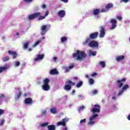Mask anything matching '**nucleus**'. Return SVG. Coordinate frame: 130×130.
I'll list each match as a JSON object with an SVG mask.
<instances>
[{
    "label": "nucleus",
    "instance_id": "obj_1",
    "mask_svg": "<svg viewBox=\"0 0 130 130\" xmlns=\"http://www.w3.org/2000/svg\"><path fill=\"white\" fill-rule=\"evenodd\" d=\"M48 15H49V12L48 11L45 12L44 16H41V13L37 12L33 14L29 15L27 17L26 20H33L34 19H36V18H39V20H44V19H45Z\"/></svg>",
    "mask_w": 130,
    "mask_h": 130
},
{
    "label": "nucleus",
    "instance_id": "obj_2",
    "mask_svg": "<svg viewBox=\"0 0 130 130\" xmlns=\"http://www.w3.org/2000/svg\"><path fill=\"white\" fill-rule=\"evenodd\" d=\"M72 56L77 60H82L86 57L87 54L83 51L77 50L76 53L72 54Z\"/></svg>",
    "mask_w": 130,
    "mask_h": 130
},
{
    "label": "nucleus",
    "instance_id": "obj_3",
    "mask_svg": "<svg viewBox=\"0 0 130 130\" xmlns=\"http://www.w3.org/2000/svg\"><path fill=\"white\" fill-rule=\"evenodd\" d=\"M98 32H95L93 33H91L89 35V38H87L85 41L83 42V45H87L89 43V42H91V40L96 39L97 37H98Z\"/></svg>",
    "mask_w": 130,
    "mask_h": 130
},
{
    "label": "nucleus",
    "instance_id": "obj_4",
    "mask_svg": "<svg viewBox=\"0 0 130 130\" xmlns=\"http://www.w3.org/2000/svg\"><path fill=\"white\" fill-rule=\"evenodd\" d=\"M66 84L64 87L63 89L66 91H70L72 90V86H75L76 85V83L72 82L70 80H68L66 81Z\"/></svg>",
    "mask_w": 130,
    "mask_h": 130
},
{
    "label": "nucleus",
    "instance_id": "obj_5",
    "mask_svg": "<svg viewBox=\"0 0 130 130\" xmlns=\"http://www.w3.org/2000/svg\"><path fill=\"white\" fill-rule=\"evenodd\" d=\"M49 79L48 78H46L43 82L42 89L44 91H48L50 89V86H49Z\"/></svg>",
    "mask_w": 130,
    "mask_h": 130
},
{
    "label": "nucleus",
    "instance_id": "obj_6",
    "mask_svg": "<svg viewBox=\"0 0 130 130\" xmlns=\"http://www.w3.org/2000/svg\"><path fill=\"white\" fill-rule=\"evenodd\" d=\"M98 114H93L89 117V122L87 123L88 125H92L95 123V119L98 117Z\"/></svg>",
    "mask_w": 130,
    "mask_h": 130
},
{
    "label": "nucleus",
    "instance_id": "obj_7",
    "mask_svg": "<svg viewBox=\"0 0 130 130\" xmlns=\"http://www.w3.org/2000/svg\"><path fill=\"white\" fill-rule=\"evenodd\" d=\"M114 7V5L113 3H108L105 7V8L101 9V12H103L104 13H106L108 12L110 10V9H112Z\"/></svg>",
    "mask_w": 130,
    "mask_h": 130
},
{
    "label": "nucleus",
    "instance_id": "obj_8",
    "mask_svg": "<svg viewBox=\"0 0 130 130\" xmlns=\"http://www.w3.org/2000/svg\"><path fill=\"white\" fill-rule=\"evenodd\" d=\"M70 120V119L68 118H64L62 119V121L58 122L56 124V125L57 126H60L61 125L62 126H66L67 125V122H68Z\"/></svg>",
    "mask_w": 130,
    "mask_h": 130
},
{
    "label": "nucleus",
    "instance_id": "obj_9",
    "mask_svg": "<svg viewBox=\"0 0 130 130\" xmlns=\"http://www.w3.org/2000/svg\"><path fill=\"white\" fill-rule=\"evenodd\" d=\"M91 112L93 114H95V113H99V112H100V105H94L93 108L91 109Z\"/></svg>",
    "mask_w": 130,
    "mask_h": 130
},
{
    "label": "nucleus",
    "instance_id": "obj_10",
    "mask_svg": "<svg viewBox=\"0 0 130 130\" xmlns=\"http://www.w3.org/2000/svg\"><path fill=\"white\" fill-rule=\"evenodd\" d=\"M41 34L42 36H44V35H45V34H46V32H47L48 31V29H47V25H43L41 28Z\"/></svg>",
    "mask_w": 130,
    "mask_h": 130
},
{
    "label": "nucleus",
    "instance_id": "obj_11",
    "mask_svg": "<svg viewBox=\"0 0 130 130\" xmlns=\"http://www.w3.org/2000/svg\"><path fill=\"white\" fill-rule=\"evenodd\" d=\"M126 81V79L125 78H122L121 80L118 79L116 81L117 84H118V86L119 88H121L122 86H123V83L124 82H125Z\"/></svg>",
    "mask_w": 130,
    "mask_h": 130
},
{
    "label": "nucleus",
    "instance_id": "obj_12",
    "mask_svg": "<svg viewBox=\"0 0 130 130\" xmlns=\"http://www.w3.org/2000/svg\"><path fill=\"white\" fill-rule=\"evenodd\" d=\"M88 46L90 47H98V43L95 41H92L88 43Z\"/></svg>",
    "mask_w": 130,
    "mask_h": 130
},
{
    "label": "nucleus",
    "instance_id": "obj_13",
    "mask_svg": "<svg viewBox=\"0 0 130 130\" xmlns=\"http://www.w3.org/2000/svg\"><path fill=\"white\" fill-rule=\"evenodd\" d=\"M24 103L26 105H32L33 104V100L30 98H26L24 100Z\"/></svg>",
    "mask_w": 130,
    "mask_h": 130
},
{
    "label": "nucleus",
    "instance_id": "obj_14",
    "mask_svg": "<svg viewBox=\"0 0 130 130\" xmlns=\"http://www.w3.org/2000/svg\"><path fill=\"white\" fill-rule=\"evenodd\" d=\"M104 36H105V28L103 27H101L100 30V38H103Z\"/></svg>",
    "mask_w": 130,
    "mask_h": 130
},
{
    "label": "nucleus",
    "instance_id": "obj_15",
    "mask_svg": "<svg viewBox=\"0 0 130 130\" xmlns=\"http://www.w3.org/2000/svg\"><path fill=\"white\" fill-rule=\"evenodd\" d=\"M111 23H112V26L110 27V29L113 30V29L116 27V23H117V21H116V20L112 19L111 20Z\"/></svg>",
    "mask_w": 130,
    "mask_h": 130
},
{
    "label": "nucleus",
    "instance_id": "obj_16",
    "mask_svg": "<svg viewBox=\"0 0 130 130\" xmlns=\"http://www.w3.org/2000/svg\"><path fill=\"white\" fill-rule=\"evenodd\" d=\"M100 13H104V12H101V10H99L98 9H93L92 11V14L94 16H98Z\"/></svg>",
    "mask_w": 130,
    "mask_h": 130
},
{
    "label": "nucleus",
    "instance_id": "obj_17",
    "mask_svg": "<svg viewBox=\"0 0 130 130\" xmlns=\"http://www.w3.org/2000/svg\"><path fill=\"white\" fill-rule=\"evenodd\" d=\"M58 16L60 17V18H63L64 16H66V11L64 10H60L58 12Z\"/></svg>",
    "mask_w": 130,
    "mask_h": 130
},
{
    "label": "nucleus",
    "instance_id": "obj_18",
    "mask_svg": "<svg viewBox=\"0 0 130 130\" xmlns=\"http://www.w3.org/2000/svg\"><path fill=\"white\" fill-rule=\"evenodd\" d=\"M8 53L10 54V55H12L14 59L16 58L18 55L17 52L11 50L8 51Z\"/></svg>",
    "mask_w": 130,
    "mask_h": 130
},
{
    "label": "nucleus",
    "instance_id": "obj_19",
    "mask_svg": "<svg viewBox=\"0 0 130 130\" xmlns=\"http://www.w3.org/2000/svg\"><path fill=\"white\" fill-rule=\"evenodd\" d=\"M38 57L35 58V61H37L38 60L43 59L44 58V54H39L37 55Z\"/></svg>",
    "mask_w": 130,
    "mask_h": 130
},
{
    "label": "nucleus",
    "instance_id": "obj_20",
    "mask_svg": "<svg viewBox=\"0 0 130 130\" xmlns=\"http://www.w3.org/2000/svg\"><path fill=\"white\" fill-rule=\"evenodd\" d=\"M50 75H58V72L56 69L51 70L49 72Z\"/></svg>",
    "mask_w": 130,
    "mask_h": 130
},
{
    "label": "nucleus",
    "instance_id": "obj_21",
    "mask_svg": "<svg viewBox=\"0 0 130 130\" xmlns=\"http://www.w3.org/2000/svg\"><path fill=\"white\" fill-rule=\"evenodd\" d=\"M124 59V55L118 56L116 58V61H121Z\"/></svg>",
    "mask_w": 130,
    "mask_h": 130
},
{
    "label": "nucleus",
    "instance_id": "obj_22",
    "mask_svg": "<svg viewBox=\"0 0 130 130\" xmlns=\"http://www.w3.org/2000/svg\"><path fill=\"white\" fill-rule=\"evenodd\" d=\"M8 69V66L6 65L4 67H0V74L3 73V72H5Z\"/></svg>",
    "mask_w": 130,
    "mask_h": 130
},
{
    "label": "nucleus",
    "instance_id": "obj_23",
    "mask_svg": "<svg viewBox=\"0 0 130 130\" xmlns=\"http://www.w3.org/2000/svg\"><path fill=\"white\" fill-rule=\"evenodd\" d=\"M96 51H92V50H89V56H95L96 54Z\"/></svg>",
    "mask_w": 130,
    "mask_h": 130
},
{
    "label": "nucleus",
    "instance_id": "obj_24",
    "mask_svg": "<svg viewBox=\"0 0 130 130\" xmlns=\"http://www.w3.org/2000/svg\"><path fill=\"white\" fill-rule=\"evenodd\" d=\"M48 130H55V126L54 125H49L47 126Z\"/></svg>",
    "mask_w": 130,
    "mask_h": 130
},
{
    "label": "nucleus",
    "instance_id": "obj_25",
    "mask_svg": "<svg viewBox=\"0 0 130 130\" xmlns=\"http://www.w3.org/2000/svg\"><path fill=\"white\" fill-rule=\"evenodd\" d=\"M29 43L30 42H29L28 41L26 42L25 43H24L23 44L24 49H27V48H28V46H29Z\"/></svg>",
    "mask_w": 130,
    "mask_h": 130
},
{
    "label": "nucleus",
    "instance_id": "obj_26",
    "mask_svg": "<svg viewBox=\"0 0 130 130\" xmlns=\"http://www.w3.org/2000/svg\"><path fill=\"white\" fill-rule=\"evenodd\" d=\"M50 111H51V113H53V114H55V113H56V112H57L56 108H51Z\"/></svg>",
    "mask_w": 130,
    "mask_h": 130
},
{
    "label": "nucleus",
    "instance_id": "obj_27",
    "mask_svg": "<svg viewBox=\"0 0 130 130\" xmlns=\"http://www.w3.org/2000/svg\"><path fill=\"white\" fill-rule=\"evenodd\" d=\"M82 86H83V81H79L76 85L77 88H80V87H82Z\"/></svg>",
    "mask_w": 130,
    "mask_h": 130
},
{
    "label": "nucleus",
    "instance_id": "obj_28",
    "mask_svg": "<svg viewBox=\"0 0 130 130\" xmlns=\"http://www.w3.org/2000/svg\"><path fill=\"white\" fill-rule=\"evenodd\" d=\"M128 88H129L128 85L125 84L122 87V90L124 92V91H125L126 89H128Z\"/></svg>",
    "mask_w": 130,
    "mask_h": 130
},
{
    "label": "nucleus",
    "instance_id": "obj_29",
    "mask_svg": "<svg viewBox=\"0 0 130 130\" xmlns=\"http://www.w3.org/2000/svg\"><path fill=\"white\" fill-rule=\"evenodd\" d=\"M3 61L5 62V61H8V60H10V57L9 56H6L4 57L3 58Z\"/></svg>",
    "mask_w": 130,
    "mask_h": 130
},
{
    "label": "nucleus",
    "instance_id": "obj_30",
    "mask_svg": "<svg viewBox=\"0 0 130 130\" xmlns=\"http://www.w3.org/2000/svg\"><path fill=\"white\" fill-rule=\"evenodd\" d=\"M99 64L102 66V68H105L106 66V64H105V62H104L103 61H102L100 62Z\"/></svg>",
    "mask_w": 130,
    "mask_h": 130
},
{
    "label": "nucleus",
    "instance_id": "obj_31",
    "mask_svg": "<svg viewBox=\"0 0 130 130\" xmlns=\"http://www.w3.org/2000/svg\"><path fill=\"white\" fill-rule=\"evenodd\" d=\"M67 40H68V38L66 37H63L61 38V43L67 41Z\"/></svg>",
    "mask_w": 130,
    "mask_h": 130
},
{
    "label": "nucleus",
    "instance_id": "obj_32",
    "mask_svg": "<svg viewBox=\"0 0 130 130\" xmlns=\"http://www.w3.org/2000/svg\"><path fill=\"white\" fill-rule=\"evenodd\" d=\"M89 85H93L94 84V79L90 78L89 79Z\"/></svg>",
    "mask_w": 130,
    "mask_h": 130
},
{
    "label": "nucleus",
    "instance_id": "obj_33",
    "mask_svg": "<svg viewBox=\"0 0 130 130\" xmlns=\"http://www.w3.org/2000/svg\"><path fill=\"white\" fill-rule=\"evenodd\" d=\"M48 124H49V122H44L41 124V126H43V127L47 126Z\"/></svg>",
    "mask_w": 130,
    "mask_h": 130
},
{
    "label": "nucleus",
    "instance_id": "obj_34",
    "mask_svg": "<svg viewBox=\"0 0 130 130\" xmlns=\"http://www.w3.org/2000/svg\"><path fill=\"white\" fill-rule=\"evenodd\" d=\"M74 67H75V64H71L69 66L68 69H69V70H72V69H73V68H74Z\"/></svg>",
    "mask_w": 130,
    "mask_h": 130
},
{
    "label": "nucleus",
    "instance_id": "obj_35",
    "mask_svg": "<svg viewBox=\"0 0 130 130\" xmlns=\"http://www.w3.org/2000/svg\"><path fill=\"white\" fill-rule=\"evenodd\" d=\"M4 123H5V120L1 119L0 120V126H2V125H4Z\"/></svg>",
    "mask_w": 130,
    "mask_h": 130
},
{
    "label": "nucleus",
    "instance_id": "obj_36",
    "mask_svg": "<svg viewBox=\"0 0 130 130\" xmlns=\"http://www.w3.org/2000/svg\"><path fill=\"white\" fill-rule=\"evenodd\" d=\"M22 95V93L21 91H19L18 94H17V99H19L20 97H21V95Z\"/></svg>",
    "mask_w": 130,
    "mask_h": 130
},
{
    "label": "nucleus",
    "instance_id": "obj_37",
    "mask_svg": "<svg viewBox=\"0 0 130 130\" xmlns=\"http://www.w3.org/2000/svg\"><path fill=\"white\" fill-rule=\"evenodd\" d=\"M39 43H40V42L39 41H37L34 45H33V47H35L36 46H37V45H38V44H39Z\"/></svg>",
    "mask_w": 130,
    "mask_h": 130
},
{
    "label": "nucleus",
    "instance_id": "obj_38",
    "mask_svg": "<svg viewBox=\"0 0 130 130\" xmlns=\"http://www.w3.org/2000/svg\"><path fill=\"white\" fill-rule=\"evenodd\" d=\"M86 119H81L80 120V123H86Z\"/></svg>",
    "mask_w": 130,
    "mask_h": 130
},
{
    "label": "nucleus",
    "instance_id": "obj_39",
    "mask_svg": "<svg viewBox=\"0 0 130 130\" xmlns=\"http://www.w3.org/2000/svg\"><path fill=\"white\" fill-rule=\"evenodd\" d=\"M20 61H16L15 63V67H19V66H20Z\"/></svg>",
    "mask_w": 130,
    "mask_h": 130
},
{
    "label": "nucleus",
    "instance_id": "obj_40",
    "mask_svg": "<svg viewBox=\"0 0 130 130\" xmlns=\"http://www.w3.org/2000/svg\"><path fill=\"white\" fill-rule=\"evenodd\" d=\"M4 113H5V110L0 109V116L1 115L4 114Z\"/></svg>",
    "mask_w": 130,
    "mask_h": 130
},
{
    "label": "nucleus",
    "instance_id": "obj_41",
    "mask_svg": "<svg viewBox=\"0 0 130 130\" xmlns=\"http://www.w3.org/2000/svg\"><path fill=\"white\" fill-rule=\"evenodd\" d=\"M92 93L93 94V95H96L98 93V91L97 90H93L92 91Z\"/></svg>",
    "mask_w": 130,
    "mask_h": 130
},
{
    "label": "nucleus",
    "instance_id": "obj_42",
    "mask_svg": "<svg viewBox=\"0 0 130 130\" xmlns=\"http://www.w3.org/2000/svg\"><path fill=\"white\" fill-rule=\"evenodd\" d=\"M124 91L122 89L121 91H119L118 93V96H120Z\"/></svg>",
    "mask_w": 130,
    "mask_h": 130
},
{
    "label": "nucleus",
    "instance_id": "obj_43",
    "mask_svg": "<svg viewBox=\"0 0 130 130\" xmlns=\"http://www.w3.org/2000/svg\"><path fill=\"white\" fill-rule=\"evenodd\" d=\"M85 108V107L84 106H81L78 108V111H81V110L84 109Z\"/></svg>",
    "mask_w": 130,
    "mask_h": 130
},
{
    "label": "nucleus",
    "instance_id": "obj_44",
    "mask_svg": "<svg viewBox=\"0 0 130 130\" xmlns=\"http://www.w3.org/2000/svg\"><path fill=\"white\" fill-rule=\"evenodd\" d=\"M4 98H5V94H1L0 95V100H2Z\"/></svg>",
    "mask_w": 130,
    "mask_h": 130
},
{
    "label": "nucleus",
    "instance_id": "obj_45",
    "mask_svg": "<svg viewBox=\"0 0 130 130\" xmlns=\"http://www.w3.org/2000/svg\"><path fill=\"white\" fill-rule=\"evenodd\" d=\"M23 2L25 3H32L33 2V0H23Z\"/></svg>",
    "mask_w": 130,
    "mask_h": 130
},
{
    "label": "nucleus",
    "instance_id": "obj_46",
    "mask_svg": "<svg viewBox=\"0 0 130 130\" xmlns=\"http://www.w3.org/2000/svg\"><path fill=\"white\" fill-rule=\"evenodd\" d=\"M116 19L119 20V21H121V20H122V17H121V16H117Z\"/></svg>",
    "mask_w": 130,
    "mask_h": 130
},
{
    "label": "nucleus",
    "instance_id": "obj_47",
    "mask_svg": "<svg viewBox=\"0 0 130 130\" xmlns=\"http://www.w3.org/2000/svg\"><path fill=\"white\" fill-rule=\"evenodd\" d=\"M97 75H98V74H97V73H94L91 75V77H96V76H97Z\"/></svg>",
    "mask_w": 130,
    "mask_h": 130
},
{
    "label": "nucleus",
    "instance_id": "obj_48",
    "mask_svg": "<svg viewBox=\"0 0 130 130\" xmlns=\"http://www.w3.org/2000/svg\"><path fill=\"white\" fill-rule=\"evenodd\" d=\"M64 70H65L66 72H69V68H68V67H64Z\"/></svg>",
    "mask_w": 130,
    "mask_h": 130
},
{
    "label": "nucleus",
    "instance_id": "obj_49",
    "mask_svg": "<svg viewBox=\"0 0 130 130\" xmlns=\"http://www.w3.org/2000/svg\"><path fill=\"white\" fill-rule=\"evenodd\" d=\"M129 0H121V3H122L123 2L124 3H127Z\"/></svg>",
    "mask_w": 130,
    "mask_h": 130
},
{
    "label": "nucleus",
    "instance_id": "obj_50",
    "mask_svg": "<svg viewBox=\"0 0 130 130\" xmlns=\"http://www.w3.org/2000/svg\"><path fill=\"white\" fill-rule=\"evenodd\" d=\"M61 2H63V3H68L69 2V0H61Z\"/></svg>",
    "mask_w": 130,
    "mask_h": 130
},
{
    "label": "nucleus",
    "instance_id": "obj_51",
    "mask_svg": "<svg viewBox=\"0 0 130 130\" xmlns=\"http://www.w3.org/2000/svg\"><path fill=\"white\" fill-rule=\"evenodd\" d=\"M46 113H47V112H46V111H43V115H46Z\"/></svg>",
    "mask_w": 130,
    "mask_h": 130
},
{
    "label": "nucleus",
    "instance_id": "obj_52",
    "mask_svg": "<svg viewBox=\"0 0 130 130\" xmlns=\"http://www.w3.org/2000/svg\"><path fill=\"white\" fill-rule=\"evenodd\" d=\"M42 9H45V8H46V5H42Z\"/></svg>",
    "mask_w": 130,
    "mask_h": 130
},
{
    "label": "nucleus",
    "instance_id": "obj_53",
    "mask_svg": "<svg viewBox=\"0 0 130 130\" xmlns=\"http://www.w3.org/2000/svg\"><path fill=\"white\" fill-rule=\"evenodd\" d=\"M57 60V57H54L53 58V60H54V61H56Z\"/></svg>",
    "mask_w": 130,
    "mask_h": 130
},
{
    "label": "nucleus",
    "instance_id": "obj_54",
    "mask_svg": "<svg viewBox=\"0 0 130 130\" xmlns=\"http://www.w3.org/2000/svg\"><path fill=\"white\" fill-rule=\"evenodd\" d=\"M127 119H128V120H130V114L128 115V116L127 117Z\"/></svg>",
    "mask_w": 130,
    "mask_h": 130
},
{
    "label": "nucleus",
    "instance_id": "obj_55",
    "mask_svg": "<svg viewBox=\"0 0 130 130\" xmlns=\"http://www.w3.org/2000/svg\"><path fill=\"white\" fill-rule=\"evenodd\" d=\"M78 98H79V99L82 98V95L81 94H79V95H78Z\"/></svg>",
    "mask_w": 130,
    "mask_h": 130
},
{
    "label": "nucleus",
    "instance_id": "obj_56",
    "mask_svg": "<svg viewBox=\"0 0 130 130\" xmlns=\"http://www.w3.org/2000/svg\"><path fill=\"white\" fill-rule=\"evenodd\" d=\"M116 97L115 96H113L112 98V99H113V100H115V99H116Z\"/></svg>",
    "mask_w": 130,
    "mask_h": 130
},
{
    "label": "nucleus",
    "instance_id": "obj_57",
    "mask_svg": "<svg viewBox=\"0 0 130 130\" xmlns=\"http://www.w3.org/2000/svg\"><path fill=\"white\" fill-rule=\"evenodd\" d=\"M75 93H76V90H73L72 91V94H75Z\"/></svg>",
    "mask_w": 130,
    "mask_h": 130
},
{
    "label": "nucleus",
    "instance_id": "obj_58",
    "mask_svg": "<svg viewBox=\"0 0 130 130\" xmlns=\"http://www.w3.org/2000/svg\"><path fill=\"white\" fill-rule=\"evenodd\" d=\"M74 80H78V77H74Z\"/></svg>",
    "mask_w": 130,
    "mask_h": 130
},
{
    "label": "nucleus",
    "instance_id": "obj_59",
    "mask_svg": "<svg viewBox=\"0 0 130 130\" xmlns=\"http://www.w3.org/2000/svg\"><path fill=\"white\" fill-rule=\"evenodd\" d=\"M28 51H32V49L31 48H28Z\"/></svg>",
    "mask_w": 130,
    "mask_h": 130
},
{
    "label": "nucleus",
    "instance_id": "obj_60",
    "mask_svg": "<svg viewBox=\"0 0 130 130\" xmlns=\"http://www.w3.org/2000/svg\"><path fill=\"white\" fill-rule=\"evenodd\" d=\"M63 130H68V128L66 127Z\"/></svg>",
    "mask_w": 130,
    "mask_h": 130
},
{
    "label": "nucleus",
    "instance_id": "obj_61",
    "mask_svg": "<svg viewBox=\"0 0 130 130\" xmlns=\"http://www.w3.org/2000/svg\"><path fill=\"white\" fill-rule=\"evenodd\" d=\"M19 34H20V33L17 32V33L16 34V35L18 36V35H19Z\"/></svg>",
    "mask_w": 130,
    "mask_h": 130
},
{
    "label": "nucleus",
    "instance_id": "obj_62",
    "mask_svg": "<svg viewBox=\"0 0 130 130\" xmlns=\"http://www.w3.org/2000/svg\"><path fill=\"white\" fill-rule=\"evenodd\" d=\"M88 77H89V76L88 75H85L86 78H88Z\"/></svg>",
    "mask_w": 130,
    "mask_h": 130
},
{
    "label": "nucleus",
    "instance_id": "obj_63",
    "mask_svg": "<svg viewBox=\"0 0 130 130\" xmlns=\"http://www.w3.org/2000/svg\"><path fill=\"white\" fill-rule=\"evenodd\" d=\"M24 96H25V97H26V96H27V94H24Z\"/></svg>",
    "mask_w": 130,
    "mask_h": 130
},
{
    "label": "nucleus",
    "instance_id": "obj_64",
    "mask_svg": "<svg viewBox=\"0 0 130 130\" xmlns=\"http://www.w3.org/2000/svg\"><path fill=\"white\" fill-rule=\"evenodd\" d=\"M43 116V115H41V117H42Z\"/></svg>",
    "mask_w": 130,
    "mask_h": 130
}]
</instances>
